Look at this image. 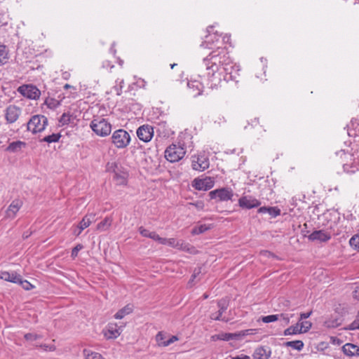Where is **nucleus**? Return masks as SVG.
Listing matches in <instances>:
<instances>
[{
  "label": "nucleus",
  "instance_id": "obj_1",
  "mask_svg": "<svg viewBox=\"0 0 359 359\" xmlns=\"http://www.w3.org/2000/svg\"><path fill=\"white\" fill-rule=\"evenodd\" d=\"M214 27L207 28L208 34L202 42L205 48L214 49L203 60V65L207 71V85L210 88H217L222 82L236 80L240 71L239 66L234 64L229 55L225 47L220 46V37L214 32Z\"/></svg>",
  "mask_w": 359,
  "mask_h": 359
},
{
  "label": "nucleus",
  "instance_id": "obj_2",
  "mask_svg": "<svg viewBox=\"0 0 359 359\" xmlns=\"http://www.w3.org/2000/svg\"><path fill=\"white\" fill-rule=\"evenodd\" d=\"M91 130L100 137H107L111 132V124L102 117H94L90 123Z\"/></svg>",
  "mask_w": 359,
  "mask_h": 359
},
{
  "label": "nucleus",
  "instance_id": "obj_3",
  "mask_svg": "<svg viewBox=\"0 0 359 359\" xmlns=\"http://www.w3.org/2000/svg\"><path fill=\"white\" fill-rule=\"evenodd\" d=\"M185 154L184 144L178 142L177 144H172L165 149V157L168 161L175 163L181 160Z\"/></svg>",
  "mask_w": 359,
  "mask_h": 359
},
{
  "label": "nucleus",
  "instance_id": "obj_4",
  "mask_svg": "<svg viewBox=\"0 0 359 359\" xmlns=\"http://www.w3.org/2000/svg\"><path fill=\"white\" fill-rule=\"evenodd\" d=\"M111 143L118 149L126 148L130 143L131 137L128 132L123 129L116 130L111 137Z\"/></svg>",
  "mask_w": 359,
  "mask_h": 359
},
{
  "label": "nucleus",
  "instance_id": "obj_5",
  "mask_svg": "<svg viewBox=\"0 0 359 359\" xmlns=\"http://www.w3.org/2000/svg\"><path fill=\"white\" fill-rule=\"evenodd\" d=\"M48 118L40 114L34 115L27 123V129L33 134L41 133L48 126Z\"/></svg>",
  "mask_w": 359,
  "mask_h": 359
},
{
  "label": "nucleus",
  "instance_id": "obj_6",
  "mask_svg": "<svg viewBox=\"0 0 359 359\" xmlns=\"http://www.w3.org/2000/svg\"><path fill=\"white\" fill-rule=\"evenodd\" d=\"M337 155L340 154L341 157L344 156V158L345 160L353 161L352 163H345L343 164L344 171L348 174L355 173L356 171L359 170V158L356 159L353 158V155L348 153H346L344 150H341L339 152L336 153Z\"/></svg>",
  "mask_w": 359,
  "mask_h": 359
},
{
  "label": "nucleus",
  "instance_id": "obj_7",
  "mask_svg": "<svg viewBox=\"0 0 359 359\" xmlns=\"http://www.w3.org/2000/svg\"><path fill=\"white\" fill-rule=\"evenodd\" d=\"M18 92L23 97L31 100H37L41 95V91L36 88V86L32 84L22 85L19 86Z\"/></svg>",
  "mask_w": 359,
  "mask_h": 359
},
{
  "label": "nucleus",
  "instance_id": "obj_8",
  "mask_svg": "<svg viewBox=\"0 0 359 359\" xmlns=\"http://www.w3.org/2000/svg\"><path fill=\"white\" fill-rule=\"evenodd\" d=\"M211 199H218L219 201H228L232 200L233 191L230 188H221L209 193Z\"/></svg>",
  "mask_w": 359,
  "mask_h": 359
},
{
  "label": "nucleus",
  "instance_id": "obj_9",
  "mask_svg": "<svg viewBox=\"0 0 359 359\" xmlns=\"http://www.w3.org/2000/svg\"><path fill=\"white\" fill-rule=\"evenodd\" d=\"M214 185L215 179L212 177L196 178L192 183V187L199 191H208L212 189Z\"/></svg>",
  "mask_w": 359,
  "mask_h": 359
},
{
  "label": "nucleus",
  "instance_id": "obj_10",
  "mask_svg": "<svg viewBox=\"0 0 359 359\" xmlns=\"http://www.w3.org/2000/svg\"><path fill=\"white\" fill-rule=\"evenodd\" d=\"M238 205L243 209H252L261 205L259 200L252 196H243L238 199Z\"/></svg>",
  "mask_w": 359,
  "mask_h": 359
},
{
  "label": "nucleus",
  "instance_id": "obj_11",
  "mask_svg": "<svg viewBox=\"0 0 359 359\" xmlns=\"http://www.w3.org/2000/svg\"><path fill=\"white\" fill-rule=\"evenodd\" d=\"M136 133L141 141L148 142L154 136V128L148 124L142 125L137 128Z\"/></svg>",
  "mask_w": 359,
  "mask_h": 359
},
{
  "label": "nucleus",
  "instance_id": "obj_12",
  "mask_svg": "<svg viewBox=\"0 0 359 359\" xmlns=\"http://www.w3.org/2000/svg\"><path fill=\"white\" fill-rule=\"evenodd\" d=\"M332 238V233H329L325 229L316 230L313 231L308 238L311 241H318L320 243H325L329 241Z\"/></svg>",
  "mask_w": 359,
  "mask_h": 359
},
{
  "label": "nucleus",
  "instance_id": "obj_13",
  "mask_svg": "<svg viewBox=\"0 0 359 359\" xmlns=\"http://www.w3.org/2000/svg\"><path fill=\"white\" fill-rule=\"evenodd\" d=\"M163 245H166L170 247L176 248L177 250H180L185 252H189L190 250L191 246L189 243H186L183 240H177L173 238H164V241Z\"/></svg>",
  "mask_w": 359,
  "mask_h": 359
},
{
  "label": "nucleus",
  "instance_id": "obj_14",
  "mask_svg": "<svg viewBox=\"0 0 359 359\" xmlns=\"http://www.w3.org/2000/svg\"><path fill=\"white\" fill-rule=\"evenodd\" d=\"M21 114L20 107L15 105H9L5 109V118L8 123H15Z\"/></svg>",
  "mask_w": 359,
  "mask_h": 359
},
{
  "label": "nucleus",
  "instance_id": "obj_15",
  "mask_svg": "<svg viewBox=\"0 0 359 359\" xmlns=\"http://www.w3.org/2000/svg\"><path fill=\"white\" fill-rule=\"evenodd\" d=\"M210 165L209 160L205 156H193L191 166L192 168L198 171H203L208 168Z\"/></svg>",
  "mask_w": 359,
  "mask_h": 359
},
{
  "label": "nucleus",
  "instance_id": "obj_16",
  "mask_svg": "<svg viewBox=\"0 0 359 359\" xmlns=\"http://www.w3.org/2000/svg\"><path fill=\"white\" fill-rule=\"evenodd\" d=\"M22 205L23 203L20 199L13 200L5 211V217L11 219H14Z\"/></svg>",
  "mask_w": 359,
  "mask_h": 359
},
{
  "label": "nucleus",
  "instance_id": "obj_17",
  "mask_svg": "<svg viewBox=\"0 0 359 359\" xmlns=\"http://www.w3.org/2000/svg\"><path fill=\"white\" fill-rule=\"evenodd\" d=\"M178 340L179 338L174 335L167 339V334L163 332H158L156 335V341L159 346L165 347Z\"/></svg>",
  "mask_w": 359,
  "mask_h": 359
},
{
  "label": "nucleus",
  "instance_id": "obj_18",
  "mask_svg": "<svg viewBox=\"0 0 359 359\" xmlns=\"http://www.w3.org/2000/svg\"><path fill=\"white\" fill-rule=\"evenodd\" d=\"M187 86L193 97L201 95L203 89V84L197 80H190L187 82Z\"/></svg>",
  "mask_w": 359,
  "mask_h": 359
},
{
  "label": "nucleus",
  "instance_id": "obj_19",
  "mask_svg": "<svg viewBox=\"0 0 359 359\" xmlns=\"http://www.w3.org/2000/svg\"><path fill=\"white\" fill-rule=\"evenodd\" d=\"M121 333V327L116 323H109L104 332L107 339H116Z\"/></svg>",
  "mask_w": 359,
  "mask_h": 359
},
{
  "label": "nucleus",
  "instance_id": "obj_20",
  "mask_svg": "<svg viewBox=\"0 0 359 359\" xmlns=\"http://www.w3.org/2000/svg\"><path fill=\"white\" fill-rule=\"evenodd\" d=\"M217 306L219 308L218 312L216 313L215 314H212L211 318L215 320H222L224 322H227L228 319H226L225 318H222V315H223L224 312L228 308L227 302L224 299H221V300L218 301Z\"/></svg>",
  "mask_w": 359,
  "mask_h": 359
},
{
  "label": "nucleus",
  "instance_id": "obj_21",
  "mask_svg": "<svg viewBox=\"0 0 359 359\" xmlns=\"http://www.w3.org/2000/svg\"><path fill=\"white\" fill-rule=\"evenodd\" d=\"M271 355V350L269 347L259 346L257 347L254 353V359H269Z\"/></svg>",
  "mask_w": 359,
  "mask_h": 359
},
{
  "label": "nucleus",
  "instance_id": "obj_22",
  "mask_svg": "<svg viewBox=\"0 0 359 359\" xmlns=\"http://www.w3.org/2000/svg\"><path fill=\"white\" fill-rule=\"evenodd\" d=\"M20 278V275L16 271H0V278L11 282L13 283H16L19 281Z\"/></svg>",
  "mask_w": 359,
  "mask_h": 359
},
{
  "label": "nucleus",
  "instance_id": "obj_23",
  "mask_svg": "<svg viewBox=\"0 0 359 359\" xmlns=\"http://www.w3.org/2000/svg\"><path fill=\"white\" fill-rule=\"evenodd\" d=\"M334 221L328 224L326 227V230L332 233V236H338L341 233V230L338 227L337 222L340 219L339 214L336 213L333 215Z\"/></svg>",
  "mask_w": 359,
  "mask_h": 359
},
{
  "label": "nucleus",
  "instance_id": "obj_24",
  "mask_svg": "<svg viewBox=\"0 0 359 359\" xmlns=\"http://www.w3.org/2000/svg\"><path fill=\"white\" fill-rule=\"evenodd\" d=\"M342 351L348 356H359V346L357 345L347 343L343 346Z\"/></svg>",
  "mask_w": 359,
  "mask_h": 359
},
{
  "label": "nucleus",
  "instance_id": "obj_25",
  "mask_svg": "<svg viewBox=\"0 0 359 359\" xmlns=\"http://www.w3.org/2000/svg\"><path fill=\"white\" fill-rule=\"evenodd\" d=\"M341 320L337 316H331L326 319L323 323V326L327 328H336L341 325Z\"/></svg>",
  "mask_w": 359,
  "mask_h": 359
},
{
  "label": "nucleus",
  "instance_id": "obj_26",
  "mask_svg": "<svg viewBox=\"0 0 359 359\" xmlns=\"http://www.w3.org/2000/svg\"><path fill=\"white\" fill-rule=\"evenodd\" d=\"M215 337L222 341H229L230 340L238 339L241 337V334L221 332L215 336Z\"/></svg>",
  "mask_w": 359,
  "mask_h": 359
},
{
  "label": "nucleus",
  "instance_id": "obj_27",
  "mask_svg": "<svg viewBox=\"0 0 359 359\" xmlns=\"http://www.w3.org/2000/svg\"><path fill=\"white\" fill-rule=\"evenodd\" d=\"M26 146V143L25 142L18 140L15 142H13L10 143L8 147L6 149V151L9 152L15 153L20 151L23 147Z\"/></svg>",
  "mask_w": 359,
  "mask_h": 359
},
{
  "label": "nucleus",
  "instance_id": "obj_28",
  "mask_svg": "<svg viewBox=\"0 0 359 359\" xmlns=\"http://www.w3.org/2000/svg\"><path fill=\"white\" fill-rule=\"evenodd\" d=\"M133 311V306L130 304H127L121 309L118 310L114 315L116 319H122L126 316L131 313Z\"/></svg>",
  "mask_w": 359,
  "mask_h": 359
},
{
  "label": "nucleus",
  "instance_id": "obj_29",
  "mask_svg": "<svg viewBox=\"0 0 359 359\" xmlns=\"http://www.w3.org/2000/svg\"><path fill=\"white\" fill-rule=\"evenodd\" d=\"M113 219L111 217H106L102 221L97 224V230L100 231H107L110 228Z\"/></svg>",
  "mask_w": 359,
  "mask_h": 359
},
{
  "label": "nucleus",
  "instance_id": "obj_30",
  "mask_svg": "<svg viewBox=\"0 0 359 359\" xmlns=\"http://www.w3.org/2000/svg\"><path fill=\"white\" fill-rule=\"evenodd\" d=\"M8 50L6 46L0 43V65H4L8 62Z\"/></svg>",
  "mask_w": 359,
  "mask_h": 359
},
{
  "label": "nucleus",
  "instance_id": "obj_31",
  "mask_svg": "<svg viewBox=\"0 0 359 359\" xmlns=\"http://www.w3.org/2000/svg\"><path fill=\"white\" fill-rule=\"evenodd\" d=\"M95 215L93 214H89L86 215L82 220L79 224V228L81 229V230H84L87 227H88L90 224L92 223L93 220L94 219Z\"/></svg>",
  "mask_w": 359,
  "mask_h": 359
},
{
  "label": "nucleus",
  "instance_id": "obj_32",
  "mask_svg": "<svg viewBox=\"0 0 359 359\" xmlns=\"http://www.w3.org/2000/svg\"><path fill=\"white\" fill-rule=\"evenodd\" d=\"M302 334V330L299 329V322H297V323L294 325L287 327L284 331L285 336L293 335V334Z\"/></svg>",
  "mask_w": 359,
  "mask_h": 359
},
{
  "label": "nucleus",
  "instance_id": "obj_33",
  "mask_svg": "<svg viewBox=\"0 0 359 359\" xmlns=\"http://www.w3.org/2000/svg\"><path fill=\"white\" fill-rule=\"evenodd\" d=\"M61 137L60 133H53L51 135L45 136L43 139L40 140L41 142H45L48 143H53L59 142Z\"/></svg>",
  "mask_w": 359,
  "mask_h": 359
},
{
  "label": "nucleus",
  "instance_id": "obj_34",
  "mask_svg": "<svg viewBox=\"0 0 359 359\" xmlns=\"http://www.w3.org/2000/svg\"><path fill=\"white\" fill-rule=\"evenodd\" d=\"M211 229V225L210 224H200L197 226H195L194 228H193L192 231H191V233L194 234V235H198V234H201V233H203L204 232H205L206 231L209 230Z\"/></svg>",
  "mask_w": 359,
  "mask_h": 359
},
{
  "label": "nucleus",
  "instance_id": "obj_35",
  "mask_svg": "<svg viewBox=\"0 0 359 359\" xmlns=\"http://www.w3.org/2000/svg\"><path fill=\"white\" fill-rule=\"evenodd\" d=\"M44 104L48 109H55L60 105V102L53 97H47L44 101Z\"/></svg>",
  "mask_w": 359,
  "mask_h": 359
},
{
  "label": "nucleus",
  "instance_id": "obj_36",
  "mask_svg": "<svg viewBox=\"0 0 359 359\" xmlns=\"http://www.w3.org/2000/svg\"><path fill=\"white\" fill-rule=\"evenodd\" d=\"M285 345L297 351H301L304 348V343L301 340L287 341Z\"/></svg>",
  "mask_w": 359,
  "mask_h": 359
},
{
  "label": "nucleus",
  "instance_id": "obj_37",
  "mask_svg": "<svg viewBox=\"0 0 359 359\" xmlns=\"http://www.w3.org/2000/svg\"><path fill=\"white\" fill-rule=\"evenodd\" d=\"M83 353L86 359H104L100 353L93 352L90 350L84 349Z\"/></svg>",
  "mask_w": 359,
  "mask_h": 359
},
{
  "label": "nucleus",
  "instance_id": "obj_38",
  "mask_svg": "<svg viewBox=\"0 0 359 359\" xmlns=\"http://www.w3.org/2000/svg\"><path fill=\"white\" fill-rule=\"evenodd\" d=\"M349 245L354 250L359 251V233L350 238Z\"/></svg>",
  "mask_w": 359,
  "mask_h": 359
},
{
  "label": "nucleus",
  "instance_id": "obj_39",
  "mask_svg": "<svg viewBox=\"0 0 359 359\" xmlns=\"http://www.w3.org/2000/svg\"><path fill=\"white\" fill-rule=\"evenodd\" d=\"M17 284L20 285V286H22V287L24 290H27V291L30 290L34 287V286L32 283H30L28 280H23L21 276H20V280H19V281H18Z\"/></svg>",
  "mask_w": 359,
  "mask_h": 359
},
{
  "label": "nucleus",
  "instance_id": "obj_40",
  "mask_svg": "<svg viewBox=\"0 0 359 359\" xmlns=\"http://www.w3.org/2000/svg\"><path fill=\"white\" fill-rule=\"evenodd\" d=\"M345 330H359V311L357 313L355 319L344 328Z\"/></svg>",
  "mask_w": 359,
  "mask_h": 359
},
{
  "label": "nucleus",
  "instance_id": "obj_41",
  "mask_svg": "<svg viewBox=\"0 0 359 359\" xmlns=\"http://www.w3.org/2000/svg\"><path fill=\"white\" fill-rule=\"evenodd\" d=\"M299 322V329L302 330V333L307 332L312 327V323L308 320H302Z\"/></svg>",
  "mask_w": 359,
  "mask_h": 359
},
{
  "label": "nucleus",
  "instance_id": "obj_42",
  "mask_svg": "<svg viewBox=\"0 0 359 359\" xmlns=\"http://www.w3.org/2000/svg\"><path fill=\"white\" fill-rule=\"evenodd\" d=\"M72 115L69 113H64L60 118L59 122L61 126H66L71 122Z\"/></svg>",
  "mask_w": 359,
  "mask_h": 359
},
{
  "label": "nucleus",
  "instance_id": "obj_43",
  "mask_svg": "<svg viewBox=\"0 0 359 359\" xmlns=\"http://www.w3.org/2000/svg\"><path fill=\"white\" fill-rule=\"evenodd\" d=\"M279 319V315H269L262 317V321L264 323L275 322Z\"/></svg>",
  "mask_w": 359,
  "mask_h": 359
},
{
  "label": "nucleus",
  "instance_id": "obj_44",
  "mask_svg": "<svg viewBox=\"0 0 359 359\" xmlns=\"http://www.w3.org/2000/svg\"><path fill=\"white\" fill-rule=\"evenodd\" d=\"M267 213L271 216V217H276L281 213L280 209L278 207H269Z\"/></svg>",
  "mask_w": 359,
  "mask_h": 359
},
{
  "label": "nucleus",
  "instance_id": "obj_45",
  "mask_svg": "<svg viewBox=\"0 0 359 359\" xmlns=\"http://www.w3.org/2000/svg\"><path fill=\"white\" fill-rule=\"evenodd\" d=\"M138 231L140 233L141 236L145 238H149L151 236L152 231H150L149 230L144 228L143 226H140L138 229Z\"/></svg>",
  "mask_w": 359,
  "mask_h": 359
},
{
  "label": "nucleus",
  "instance_id": "obj_46",
  "mask_svg": "<svg viewBox=\"0 0 359 359\" xmlns=\"http://www.w3.org/2000/svg\"><path fill=\"white\" fill-rule=\"evenodd\" d=\"M24 337L27 341H36L41 338V336L34 333H27L25 334Z\"/></svg>",
  "mask_w": 359,
  "mask_h": 359
},
{
  "label": "nucleus",
  "instance_id": "obj_47",
  "mask_svg": "<svg viewBox=\"0 0 359 359\" xmlns=\"http://www.w3.org/2000/svg\"><path fill=\"white\" fill-rule=\"evenodd\" d=\"M83 248V245L81 244L76 245L72 250L71 252V257L72 258H75L77 257L79 252Z\"/></svg>",
  "mask_w": 359,
  "mask_h": 359
},
{
  "label": "nucleus",
  "instance_id": "obj_48",
  "mask_svg": "<svg viewBox=\"0 0 359 359\" xmlns=\"http://www.w3.org/2000/svg\"><path fill=\"white\" fill-rule=\"evenodd\" d=\"M150 238L158 242L160 244H162V245L164 241V238L159 236V235L157 234L155 231H152Z\"/></svg>",
  "mask_w": 359,
  "mask_h": 359
},
{
  "label": "nucleus",
  "instance_id": "obj_49",
  "mask_svg": "<svg viewBox=\"0 0 359 359\" xmlns=\"http://www.w3.org/2000/svg\"><path fill=\"white\" fill-rule=\"evenodd\" d=\"M311 314H312V311H310L309 312H305V313H301L300 316H299V319L298 321H302L304 319L309 318Z\"/></svg>",
  "mask_w": 359,
  "mask_h": 359
},
{
  "label": "nucleus",
  "instance_id": "obj_50",
  "mask_svg": "<svg viewBox=\"0 0 359 359\" xmlns=\"http://www.w3.org/2000/svg\"><path fill=\"white\" fill-rule=\"evenodd\" d=\"M201 273V269H195L194 273L191 276V278L189 282V284L191 285L192 282H194V279L196 278L197 275H198Z\"/></svg>",
  "mask_w": 359,
  "mask_h": 359
},
{
  "label": "nucleus",
  "instance_id": "obj_51",
  "mask_svg": "<svg viewBox=\"0 0 359 359\" xmlns=\"http://www.w3.org/2000/svg\"><path fill=\"white\" fill-rule=\"evenodd\" d=\"M353 297L355 299L359 301V285L356 286L353 291Z\"/></svg>",
  "mask_w": 359,
  "mask_h": 359
},
{
  "label": "nucleus",
  "instance_id": "obj_52",
  "mask_svg": "<svg viewBox=\"0 0 359 359\" xmlns=\"http://www.w3.org/2000/svg\"><path fill=\"white\" fill-rule=\"evenodd\" d=\"M252 332H253V330L250 329V330H245L241 331L240 332H238V334H241V337H243L245 335L252 334Z\"/></svg>",
  "mask_w": 359,
  "mask_h": 359
},
{
  "label": "nucleus",
  "instance_id": "obj_53",
  "mask_svg": "<svg viewBox=\"0 0 359 359\" xmlns=\"http://www.w3.org/2000/svg\"><path fill=\"white\" fill-rule=\"evenodd\" d=\"M268 210H269V207H266V206L260 207L257 210V212L259 214H265V213H267Z\"/></svg>",
  "mask_w": 359,
  "mask_h": 359
},
{
  "label": "nucleus",
  "instance_id": "obj_54",
  "mask_svg": "<svg viewBox=\"0 0 359 359\" xmlns=\"http://www.w3.org/2000/svg\"><path fill=\"white\" fill-rule=\"evenodd\" d=\"M229 40H230V36L225 35L223 36L222 39L220 40V44L223 45L224 43H229Z\"/></svg>",
  "mask_w": 359,
  "mask_h": 359
},
{
  "label": "nucleus",
  "instance_id": "obj_55",
  "mask_svg": "<svg viewBox=\"0 0 359 359\" xmlns=\"http://www.w3.org/2000/svg\"><path fill=\"white\" fill-rule=\"evenodd\" d=\"M41 347L43 348L44 350H48V351H54L55 346H49L46 344L41 345Z\"/></svg>",
  "mask_w": 359,
  "mask_h": 359
},
{
  "label": "nucleus",
  "instance_id": "obj_56",
  "mask_svg": "<svg viewBox=\"0 0 359 359\" xmlns=\"http://www.w3.org/2000/svg\"><path fill=\"white\" fill-rule=\"evenodd\" d=\"M231 359H250V358L247 355L241 354V355H236V356L232 357Z\"/></svg>",
  "mask_w": 359,
  "mask_h": 359
},
{
  "label": "nucleus",
  "instance_id": "obj_57",
  "mask_svg": "<svg viewBox=\"0 0 359 359\" xmlns=\"http://www.w3.org/2000/svg\"><path fill=\"white\" fill-rule=\"evenodd\" d=\"M280 316L283 318L286 325L290 323V317L287 315L282 313Z\"/></svg>",
  "mask_w": 359,
  "mask_h": 359
},
{
  "label": "nucleus",
  "instance_id": "obj_58",
  "mask_svg": "<svg viewBox=\"0 0 359 359\" xmlns=\"http://www.w3.org/2000/svg\"><path fill=\"white\" fill-rule=\"evenodd\" d=\"M82 231L83 230H81V229L79 228V226H77V227L74 229L73 233L74 236H78L81 233Z\"/></svg>",
  "mask_w": 359,
  "mask_h": 359
},
{
  "label": "nucleus",
  "instance_id": "obj_59",
  "mask_svg": "<svg viewBox=\"0 0 359 359\" xmlns=\"http://www.w3.org/2000/svg\"><path fill=\"white\" fill-rule=\"evenodd\" d=\"M70 76V74L69 72H65L62 73V78L65 79H68Z\"/></svg>",
  "mask_w": 359,
  "mask_h": 359
},
{
  "label": "nucleus",
  "instance_id": "obj_60",
  "mask_svg": "<svg viewBox=\"0 0 359 359\" xmlns=\"http://www.w3.org/2000/svg\"><path fill=\"white\" fill-rule=\"evenodd\" d=\"M110 52H111V53H113V54H115V53H116V49L114 48V44L112 45V46H111V48H110Z\"/></svg>",
  "mask_w": 359,
  "mask_h": 359
},
{
  "label": "nucleus",
  "instance_id": "obj_61",
  "mask_svg": "<svg viewBox=\"0 0 359 359\" xmlns=\"http://www.w3.org/2000/svg\"><path fill=\"white\" fill-rule=\"evenodd\" d=\"M72 87V86H70L69 84H67V83L64 86V88H65V89H68Z\"/></svg>",
  "mask_w": 359,
  "mask_h": 359
},
{
  "label": "nucleus",
  "instance_id": "obj_62",
  "mask_svg": "<svg viewBox=\"0 0 359 359\" xmlns=\"http://www.w3.org/2000/svg\"><path fill=\"white\" fill-rule=\"evenodd\" d=\"M118 64H119L121 66H122V65H123V61L122 60H121V59H118Z\"/></svg>",
  "mask_w": 359,
  "mask_h": 359
},
{
  "label": "nucleus",
  "instance_id": "obj_63",
  "mask_svg": "<svg viewBox=\"0 0 359 359\" xmlns=\"http://www.w3.org/2000/svg\"><path fill=\"white\" fill-rule=\"evenodd\" d=\"M208 297V294H203V299H207Z\"/></svg>",
  "mask_w": 359,
  "mask_h": 359
},
{
  "label": "nucleus",
  "instance_id": "obj_64",
  "mask_svg": "<svg viewBox=\"0 0 359 359\" xmlns=\"http://www.w3.org/2000/svg\"><path fill=\"white\" fill-rule=\"evenodd\" d=\"M176 65H177V64L174 63V64L171 65L170 66H171V68L172 69V68H173V67H175V66H176Z\"/></svg>",
  "mask_w": 359,
  "mask_h": 359
}]
</instances>
